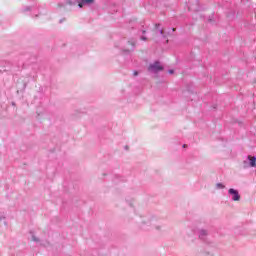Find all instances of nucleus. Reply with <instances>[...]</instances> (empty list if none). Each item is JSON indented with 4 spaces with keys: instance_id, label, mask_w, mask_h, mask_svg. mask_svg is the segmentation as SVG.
I'll list each match as a JSON object with an SVG mask.
<instances>
[{
    "instance_id": "nucleus-14",
    "label": "nucleus",
    "mask_w": 256,
    "mask_h": 256,
    "mask_svg": "<svg viewBox=\"0 0 256 256\" xmlns=\"http://www.w3.org/2000/svg\"><path fill=\"white\" fill-rule=\"evenodd\" d=\"M30 9H31V8H29V7H26V8H25V11H29Z\"/></svg>"
},
{
    "instance_id": "nucleus-10",
    "label": "nucleus",
    "mask_w": 256,
    "mask_h": 256,
    "mask_svg": "<svg viewBox=\"0 0 256 256\" xmlns=\"http://www.w3.org/2000/svg\"><path fill=\"white\" fill-rule=\"evenodd\" d=\"M158 33H160V35H163V30L158 29Z\"/></svg>"
},
{
    "instance_id": "nucleus-17",
    "label": "nucleus",
    "mask_w": 256,
    "mask_h": 256,
    "mask_svg": "<svg viewBox=\"0 0 256 256\" xmlns=\"http://www.w3.org/2000/svg\"><path fill=\"white\" fill-rule=\"evenodd\" d=\"M142 33L145 34V30H143Z\"/></svg>"
},
{
    "instance_id": "nucleus-4",
    "label": "nucleus",
    "mask_w": 256,
    "mask_h": 256,
    "mask_svg": "<svg viewBox=\"0 0 256 256\" xmlns=\"http://www.w3.org/2000/svg\"><path fill=\"white\" fill-rule=\"evenodd\" d=\"M76 2L78 3V7L80 9H83V7H85V5H91V4L95 3V0H76Z\"/></svg>"
},
{
    "instance_id": "nucleus-7",
    "label": "nucleus",
    "mask_w": 256,
    "mask_h": 256,
    "mask_svg": "<svg viewBox=\"0 0 256 256\" xmlns=\"http://www.w3.org/2000/svg\"><path fill=\"white\" fill-rule=\"evenodd\" d=\"M225 185H223V183H217L216 184V189H224Z\"/></svg>"
},
{
    "instance_id": "nucleus-16",
    "label": "nucleus",
    "mask_w": 256,
    "mask_h": 256,
    "mask_svg": "<svg viewBox=\"0 0 256 256\" xmlns=\"http://www.w3.org/2000/svg\"><path fill=\"white\" fill-rule=\"evenodd\" d=\"M163 38H164V39H166V38H167V36L163 35Z\"/></svg>"
},
{
    "instance_id": "nucleus-15",
    "label": "nucleus",
    "mask_w": 256,
    "mask_h": 256,
    "mask_svg": "<svg viewBox=\"0 0 256 256\" xmlns=\"http://www.w3.org/2000/svg\"><path fill=\"white\" fill-rule=\"evenodd\" d=\"M134 75H135V76H137V75H138V73H137V72H134Z\"/></svg>"
},
{
    "instance_id": "nucleus-18",
    "label": "nucleus",
    "mask_w": 256,
    "mask_h": 256,
    "mask_svg": "<svg viewBox=\"0 0 256 256\" xmlns=\"http://www.w3.org/2000/svg\"><path fill=\"white\" fill-rule=\"evenodd\" d=\"M172 31H175V28H173Z\"/></svg>"
},
{
    "instance_id": "nucleus-8",
    "label": "nucleus",
    "mask_w": 256,
    "mask_h": 256,
    "mask_svg": "<svg viewBox=\"0 0 256 256\" xmlns=\"http://www.w3.org/2000/svg\"><path fill=\"white\" fill-rule=\"evenodd\" d=\"M129 43V45H131V50L133 51L134 49H135V43L134 42H128Z\"/></svg>"
},
{
    "instance_id": "nucleus-12",
    "label": "nucleus",
    "mask_w": 256,
    "mask_h": 256,
    "mask_svg": "<svg viewBox=\"0 0 256 256\" xmlns=\"http://www.w3.org/2000/svg\"><path fill=\"white\" fill-rule=\"evenodd\" d=\"M160 26H161V24H155L156 29H158V27H160Z\"/></svg>"
},
{
    "instance_id": "nucleus-1",
    "label": "nucleus",
    "mask_w": 256,
    "mask_h": 256,
    "mask_svg": "<svg viewBox=\"0 0 256 256\" xmlns=\"http://www.w3.org/2000/svg\"><path fill=\"white\" fill-rule=\"evenodd\" d=\"M140 227L146 231H149V229H154L158 233L163 231V225L158 223L157 217L153 215L144 216L140 222Z\"/></svg>"
},
{
    "instance_id": "nucleus-9",
    "label": "nucleus",
    "mask_w": 256,
    "mask_h": 256,
    "mask_svg": "<svg viewBox=\"0 0 256 256\" xmlns=\"http://www.w3.org/2000/svg\"><path fill=\"white\" fill-rule=\"evenodd\" d=\"M141 40H142V41H147V37L141 36Z\"/></svg>"
},
{
    "instance_id": "nucleus-13",
    "label": "nucleus",
    "mask_w": 256,
    "mask_h": 256,
    "mask_svg": "<svg viewBox=\"0 0 256 256\" xmlns=\"http://www.w3.org/2000/svg\"><path fill=\"white\" fill-rule=\"evenodd\" d=\"M33 241H39V239L35 238V236H33Z\"/></svg>"
},
{
    "instance_id": "nucleus-3",
    "label": "nucleus",
    "mask_w": 256,
    "mask_h": 256,
    "mask_svg": "<svg viewBox=\"0 0 256 256\" xmlns=\"http://www.w3.org/2000/svg\"><path fill=\"white\" fill-rule=\"evenodd\" d=\"M228 193H229V195L232 196L233 201H239V199H241L239 192L233 188L229 189Z\"/></svg>"
},
{
    "instance_id": "nucleus-11",
    "label": "nucleus",
    "mask_w": 256,
    "mask_h": 256,
    "mask_svg": "<svg viewBox=\"0 0 256 256\" xmlns=\"http://www.w3.org/2000/svg\"><path fill=\"white\" fill-rule=\"evenodd\" d=\"M168 73H169L170 75H173L174 71H173V70H168Z\"/></svg>"
},
{
    "instance_id": "nucleus-2",
    "label": "nucleus",
    "mask_w": 256,
    "mask_h": 256,
    "mask_svg": "<svg viewBox=\"0 0 256 256\" xmlns=\"http://www.w3.org/2000/svg\"><path fill=\"white\" fill-rule=\"evenodd\" d=\"M163 69H164V67H163V65H161V62H159V61L153 62L148 67V71L150 73H159V72L163 71Z\"/></svg>"
},
{
    "instance_id": "nucleus-5",
    "label": "nucleus",
    "mask_w": 256,
    "mask_h": 256,
    "mask_svg": "<svg viewBox=\"0 0 256 256\" xmlns=\"http://www.w3.org/2000/svg\"><path fill=\"white\" fill-rule=\"evenodd\" d=\"M208 235H209V230H207V229L198 230L199 239L205 240V237H207Z\"/></svg>"
},
{
    "instance_id": "nucleus-6",
    "label": "nucleus",
    "mask_w": 256,
    "mask_h": 256,
    "mask_svg": "<svg viewBox=\"0 0 256 256\" xmlns=\"http://www.w3.org/2000/svg\"><path fill=\"white\" fill-rule=\"evenodd\" d=\"M248 160L250 161V167H256V158L254 156L249 155Z\"/></svg>"
}]
</instances>
